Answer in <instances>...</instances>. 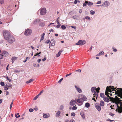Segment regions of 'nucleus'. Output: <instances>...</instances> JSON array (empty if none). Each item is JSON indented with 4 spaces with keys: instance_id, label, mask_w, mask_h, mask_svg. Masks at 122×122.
I'll list each match as a JSON object with an SVG mask.
<instances>
[{
    "instance_id": "f257e3e1",
    "label": "nucleus",
    "mask_w": 122,
    "mask_h": 122,
    "mask_svg": "<svg viewBox=\"0 0 122 122\" xmlns=\"http://www.w3.org/2000/svg\"><path fill=\"white\" fill-rule=\"evenodd\" d=\"M3 35L5 39L10 44L12 43L15 40L13 36L11 35L10 32L7 30H5L3 32Z\"/></svg>"
},
{
    "instance_id": "f03ea898",
    "label": "nucleus",
    "mask_w": 122,
    "mask_h": 122,
    "mask_svg": "<svg viewBox=\"0 0 122 122\" xmlns=\"http://www.w3.org/2000/svg\"><path fill=\"white\" fill-rule=\"evenodd\" d=\"M115 89L116 88H114L113 86H108L106 88V90L105 91V95L109 98V99L111 100H110L111 101L113 100V98L112 97H110L109 95H108V94L107 93H108V92H111L112 91H114L116 92H115V93L116 95L117 94L116 93V90H115Z\"/></svg>"
},
{
    "instance_id": "7ed1b4c3",
    "label": "nucleus",
    "mask_w": 122,
    "mask_h": 122,
    "mask_svg": "<svg viewBox=\"0 0 122 122\" xmlns=\"http://www.w3.org/2000/svg\"><path fill=\"white\" fill-rule=\"evenodd\" d=\"M77 97L78 98H80L84 102V101H86L87 99V98L84 95L82 94L78 95Z\"/></svg>"
},
{
    "instance_id": "20e7f679",
    "label": "nucleus",
    "mask_w": 122,
    "mask_h": 122,
    "mask_svg": "<svg viewBox=\"0 0 122 122\" xmlns=\"http://www.w3.org/2000/svg\"><path fill=\"white\" fill-rule=\"evenodd\" d=\"M86 43V41L83 40L82 41V40H79L78 42L76 44L77 45H82Z\"/></svg>"
},
{
    "instance_id": "39448f33",
    "label": "nucleus",
    "mask_w": 122,
    "mask_h": 122,
    "mask_svg": "<svg viewBox=\"0 0 122 122\" xmlns=\"http://www.w3.org/2000/svg\"><path fill=\"white\" fill-rule=\"evenodd\" d=\"M32 33V30L30 29L26 30L25 32V34L26 36H29Z\"/></svg>"
},
{
    "instance_id": "423d86ee",
    "label": "nucleus",
    "mask_w": 122,
    "mask_h": 122,
    "mask_svg": "<svg viewBox=\"0 0 122 122\" xmlns=\"http://www.w3.org/2000/svg\"><path fill=\"white\" fill-rule=\"evenodd\" d=\"M100 89V88H99V87H98V90H96V92H94V94H93V97H96V98L97 99V97H98V93L99 92V90Z\"/></svg>"
},
{
    "instance_id": "0eeeda50",
    "label": "nucleus",
    "mask_w": 122,
    "mask_h": 122,
    "mask_svg": "<svg viewBox=\"0 0 122 122\" xmlns=\"http://www.w3.org/2000/svg\"><path fill=\"white\" fill-rule=\"evenodd\" d=\"M40 13L42 15H45L46 13V9L45 8H43L41 9Z\"/></svg>"
},
{
    "instance_id": "6e6552de",
    "label": "nucleus",
    "mask_w": 122,
    "mask_h": 122,
    "mask_svg": "<svg viewBox=\"0 0 122 122\" xmlns=\"http://www.w3.org/2000/svg\"><path fill=\"white\" fill-rule=\"evenodd\" d=\"M76 103V101L74 100H72L70 102L69 104L70 105L73 106L75 105V104Z\"/></svg>"
},
{
    "instance_id": "1a4fd4ad",
    "label": "nucleus",
    "mask_w": 122,
    "mask_h": 122,
    "mask_svg": "<svg viewBox=\"0 0 122 122\" xmlns=\"http://www.w3.org/2000/svg\"><path fill=\"white\" fill-rule=\"evenodd\" d=\"M120 91L118 90L117 89H119L117 88L116 89L117 90L118 92V96L119 97H121L122 96V90L121 88H120Z\"/></svg>"
},
{
    "instance_id": "9d476101",
    "label": "nucleus",
    "mask_w": 122,
    "mask_h": 122,
    "mask_svg": "<svg viewBox=\"0 0 122 122\" xmlns=\"http://www.w3.org/2000/svg\"><path fill=\"white\" fill-rule=\"evenodd\" d=\"M95 106L97 110L99 111H101V107L98 104H96L95 105Z\"/></svg>"
},
{
    "instance_id": "9b49d317",
    "label": "nucleus",
    "mask_w": 122,
    "mask_h": 122,
    "mask_svg": "<svg viewBox=\"0 0 122 122\" xmlns=\"http://www.w3.org/2000/svg\"><path fill=\"white\" fill-rule=\"evenodd\" d=\"M55 45V42L54 40L52 39L51 40L49 48H50L51 46H54Z\"/></svg>"
},
{
    "instance_id": "f8f14e48",
    "label": "nucleus",
    "mask_w": 122,
    "mask_h": 122,
    "mask_svg": "<svg viewBox=\"0 0 122 122\" xmlns=\"http://www.w3.org/2000/svg\"><path fill=\"white\" fill-rule=\"evenodd\" d=\"M75 87L76 91H77L79 93H81L82 92V91L79 88L78 86H77L75 85Z\"/></svg>"
},
{
    "instance_id": "ddd939ff",
    "label": "nucleus",
    "mask_w": 122,
    "mask_h": 122,
    "mask_svg": "<svg viewBox=\"0 0 122 122\" xmlns=\"http://www.w3.org/2000/svg\"><path fill=\"white\" fill-rule=\"evenodd\" d=\"M76 102H77L79 103L80 104V105H82L83 104V101L80 98H79L77 99L76 100Z\"/></svg>"
},
{
    "instance_id": "4468645a",
    "label": "nucleus",
    "mask_w": 122,
    "mask_h": 122,
    "mask_svg": "<svg viewBox=\"0 0 122 122\" xmlns=\"http://www.w3.org/2000/svg\"><path fill=\"white\" fill-rule=\"evenodd\" d=\"M110 4V3L109 2L106 1L104 3L102 4V5L107 7Z\"/></svg>"
},
{
    "instance_id": "2eb2a0df",
    "label": "nucleus",
    "mask_w": 122,
    "mask_h": 122,
    "mask_svg": "<svg viewBox=\"0 0 122 122\" xmlns=\"http://www.w3.org/2000/svg\"><path fill=\"white\" fill-rule=\"evenodd\" d=\"M96 90H98V88H96V87H92L91 89V91L92 92H96Z\"/></svg>"
},
{
    "instance_id": "dca6fc26",
    "label": "nucleus",
    "mask_w": 122,
    "mask_h": 122,
    "mask_svg": "<svg viewBox=\"0 0 122 122\" xmlns=\"http://www.w3.org/2000/svg\"><path fill=\"white\" fill-rule=\"evenodd\" d=\"M108 97H107L105 96L104 97L103 100L104 101L108 102H109L110 100H109V99L108 98Z\"/></svg>"
},
{
    "instance_id": "f3484780",
    "label": "nucleus",
    "mask_w": 122,
    "mask_h": 122,
    "mask_svg": "<svg viewBox=\"0 0 122 122\" xmlns=\"http://www.w3.org/2000/svg\"><path fill=\"white\" fill-rule=\"evenodd\" d=\"M2 55L3 56H5L6 57L8 55L9 53L5 51H4L2 53Z\"/></svg>"
},
{
    "instance_id": "a211bd4d",
    "label": "nucleus",
    "mask_w": 122,
    "mask_h": 122,
    "mask_svg": "<svg viewBox=\"0 0 122 122\" xmlns=\"http://www.w3.org/2000/svg\"><path fill=\"white\" fill-rule=\"evenodd\" d=\"M43 117L44 118H48L50 117L49 114L47 115L46 114L43 113Z\"/></svg>"
},
{
    "instance_id": "6ab92c4d",
    "label": "nucleus",
    "mask_w": 122,
    "mask_h": 122,
    "mask_svg": "<svg viewBox=\"0 0 122 122\" xmlns=\"http://www.w3.org/2000/svg\"><path fill=\"white\" fill-rule=\"evenodd\" d=\"M80 114L82 117L84 119L85 118V115L84 113L82 112H81Z\"/></svg>"
},
{
    "instance_id": "aec40b11",
    "label": "nucleus",
    "mask_w": 122,
    "mask_h": 122,
    "mask_svg": "<svg viewBox=\"0 0 122 122\" xmlns=\"http://www.w3.org/2000/svg\"><path fill=\"white\" fill-rule=\"evenodd\" d=\"M60 113H61V112L60 111H58L57 112L56 114V116L57 117H59V116H60Z\"/></svg>"
},
{
    "instance_id": "412c9836",
    "label": "nucleus",
    "mask_w": 122,
    "mask_h": 122,
    "mask_svg": "<svg viewBox=\"0 0 122 122\" xmlns=\"http://www.w3.org/2000/svg\"><path fill=\"white\" fill-rule=\"evenodd\" d=\"M104 54V53L103 51H101L99 54H97V56H99L100 55H103Z\"/></svg>"
},
{
    "instance_id": "4be33fe9",
    "label": "nucleus",
    "mask_w": 122,
    "mask_h": 122,
    "mask_svg": "<svg viewBox=\"0 0 122 122\" xmlns=\"http://www.w3.org/2000/svg\"><path fill=\"white\" fill-rule=\"evenodd\" d=\"M61 51H60L58 52V54H56V56L57 57H59L60 55V54H61Z\"/></svg>"
},
{
    "instance_id": "5701e85b",
    "label": "nucleus",
    "mask_w": 122,
    "mask_h": 122,
    "mask_svg": "<svg viewBox=\"0 0 122 122\" xmlns=\"http://www.w3.org/2000/svg\"><path fill=\"white\" fill-rule=\"evenodd\" d=\"M33 81V79H30L29 81H26V83L27 84L30 83Z\"/></svg>"
},
{
    "instance_id": "b1692460",
    "label": "nucleus",
    "mask_w": 122,
    "mask_h": 122,
    "mask_svg": "<svg viewBox=\"0 0 122 122\" xmlns=\"http://www.w3.org/2000/svg\"><path fill=\"white\" fill-rule=\"evenodd\" d=\"M90 104L88 102L86 103L85 104V107L87 108H88L90 107Z\"/></svg>"
},
{
    "instance_id": "393cba45",
    "label": "nucleus",
    "mask_w": 122,
    "mask_h": 122,
    "mask_svg": "<svg viewBox=\"0 0 122 122\" xmlns=\"http://www.w3.org/2000/svg\"><path fill=\"white\" fill-rule=\"evenodd\" d=\"M104 102L103 101H100V105L102 107L104 106Z\"/></svg>"
},
{
    "instance_id": "a878e982",
    "label": "nucleus",
    "mask_w": 122,
    "mask_h": 122,
    "mask_svg": "<svg viewBox=\"0 0 122 122\" xmlns=\"http://www.w3.org/2000/svg\"><path fill=\"white\" fill-rule=\"evenodd\" d=\"M78 15H76L73 16V18L75 19H77L78 18Z\"/></svg>"
},
{
    "instance_id": "bb28decb",
    "label": "nucleus",
    "mask_w": 122,
    "mask_h": 122,
    "mask_svg": "<svg viewBox=\"0 0 122 122\" xmlns=\"http://www.w3.org/2000/svg\"><path fill=\"white\" fill-rule=\"evenodd\" d=\"M17 57H13L11 58V60H12L13 61H14L17 59Z\"/></svg>"
},
{
    "instance_id": "cd10ccee",
    "label": "nucleus",
    "mask_w": 122,
    "mask_h": 122,
    "mask_svg": "<svg viewBox=\"0 0 122 122\" xmlns=\"http://www.w3.org/2000/svg\"><path fill=\"white\" fill-rule=\"evenodd\" d=\"M100 96L102 98H104V97H105L104 94L102 93H101L100 95Z\"/></svg>"
},
{
    "instance_id": "c85d7f7f",
    "label": "nucleus",
    "mask_w": 122,
    "mask_h": 122,
    "mask_svg": "<svg viewBox=\"0 0 122 122\" xmlns=\"http://www.w3.org/2000/svg\"><path fill=\"white\" fill-rule=\"evenodd\" d=\"M33 66L35 67H38L39 66V65L38 64H33Z\"/></svg>"
},
{
    "instance_id": "c756f323",
    "label": "nucleus",
    "mask_w": 122,
    "mask_h": 122,
    "mask_svg": "<svg viewBox=\"0 0 122 122\" xmlns=\"http://www.w3.org/2000/svg\"><path fill=\"white\" fill-rule=\"evenodd\" d=\"M88 3V1H86L84 3L83 5V6H86V5H87V3Z\"/></svg>"
},
{
    "instance_id": "7c9ffc66",
    "label": "nucleus",
    "mask_w": 122,
    "mask_h": 122,
    "mask_svg": "<svg viewBox=\"0 0 122 122\" xmlns=\"http://www.w3.org/2000/svg\"><path fill=\"white\" fill-rule=\"evenodd\" d=\"M87 5H88L89 6H91L92 5H93V3L92 2H88Z\"/></svg>"
},
{
    "instance_id": "2f4dec72",
    "label": "nucleus",
    "mask_w": 122,
    "mask_h": 122,
    "mask_svg": "<svg viewBox=\"0 0 122 122\" xmlns=\"http://www.w3.org/2000/svg\"><path fill=\"white\" fill-rule=\"evenodd\" d=\"M90 12L91 14L92 15H94L95 13V12L92 10L90 11Z\"/></svg>"
},
{
    "instance_id": "473e14b6",
    "label": "nucleus",
    "mask_w": 122,
    "mask_h": 122,
    "mask_svg": "<svg viewBox=\"0 0 122 122\" xmlns=\"http://www.w3.org/2000/svg\"><path fill=\"white\" fill-rule=\"evenodd\" d=\"M4 0H0V4L2 5L4 4Z\"/></svg>"
},
{
    "instance_id": "72a5a7b5",
    "label": "nucleus",
    "mask_w": 122,
    "mask_h": 122,
    "mask_svg": "<svg viewBox=\"0 0 122 122\" xmlns=\"http://www.w3.org/2000/svg\"><path fill=\"white\" fill-rule=\"evenodd\" d=\"M1 85L2 86H5V84L3 81H1L0 83Z\"/></svg>"
},
{
    "instance_id": "f704fd0d",
    "label": "nucleus",
    "mask_w": 122,
    "mask_h": 122,
    "mask_svg": "<svg viewBox=\"0 0 122 122\" xmlns=\"http://www.w3.org/2000/svg\"><path fill=\"white\" fill-rule=\"evenodd\" d=\"M85 19H86L88 20H90V17L88 16H86L85 17Z\"/></svg>"
},
{
    "instance_id": "c9c22d12",
    "label": "nucleus",
    "mask_w": 122,
    "mask_h": 122,
    "mask_svg": "<svg viewBox=\"0 0 122 122\" xmlns=\"http://www.w3.org/2000/svg\"><path fill=\"white\" fill-rule=\"evenodd\" d=\"M64 108V106L62 105H61L60 106V110H62Z\"/></svg>"
},
{
    "instance_id": "e433bc0d",
    "label": "nucleus",
    "mask_w": 122,
    "mask_h": 122,
    "mask_svg": "<svg viewBox=\"0 0 122 122\" xmlns=\"http://www.w3.org/2000/svg\"><path fill=\"white\" fill-rule=\"evenodd\" d=\"M61 28L62 29H65L66 28V27L64 25H62L61 26Z\"/></svg>"
},
{
    "instance_id": "4c0bfd02",
    "label": "nucleus",
    "mask_w": 122,
    "mask_h": 122,
    "mask_svg": "<svg viewBox=\"0 0 122 122\" xmlns=\"http://www.w3.org/2000/svg\"><path fill=\"white\" fill-rule=\"evenodd\" d=\"M72 109L74 110H76L77 109V107L75 106H74L72 108Z\"/></svg>"
},
{
    "instance_id": "58836bf2",
    "label": "nucleus",
    "mask_w": 122,
    "mask_h": 122,
    "mask_svg": "<svg viewBox=\"0 0 122 122\" xmlns=\"http://www.w3.org/2000/svg\"><path fill=\"white\" fill-rule=\"evenodd\" d=\"M71 115L72 116L74 117L75 115V113L74 112H72L71 114Z\"/></svg>"
},
{
    "instance_id": "ea45409f",
    "label": "nucleus",
    "mask_w": 122,
    "mask_h": 122,
    "mask_svg": "<svg viewBox=\"0 0 122 122\" xmlns=\"http://www.w3.org/2000/svg\"><path fill=\"white\" fill-rule=\"evenodd\" d=\"M39 96L37 95L34 98L33 100H36L38 98Z\"/></svg>"
},
{
    "instance_id": "a19ab883",
    "label": "nucleus",
    "mask_w": 122,
    "mask_h": 122,
    "mask_svg": "<svg viewBox=\"0 0 122 122\" xmlns=\"http://www.w3.org/2000/svg\"><path fill=\"white\" fill-rule=\"evenodd\" d=\"M44 91L43 90H42L41 91L38 95L39 96L41 94L43 93V92Z\"/></svg>"
},
{
    "instance_id": "79ce46f5",
    "label": "nucleus",
    "mask_w": 122,
    "mask_h": 122,
    "mask_svg": "<svg viewBox=\"0 0 122 122\" xmlns=\"http://www.w3.org/2000/svg\"><path fill=\"white\" fill-rule=\"evenodd\" d=\"M50 41V40H47L45 42V43L47 44H48L49 43Z\"/></svg>"
},
{
    "instance_id": "37998d69",
    "label": "nucleus",
    "mask_w": 122,
    "mask_h": 122,
    "mask_svg": "<svg viewBox=\"0 0 122 122\" xmlns=\"http://www.w3.org/2000/svg\"><path fill=\"white\" fill-rule=\"evenodd\" d=\"M112 48L113 50V51L115 52H116L117 51V50L116 49L113 47H112Z\"/></svg>"
},
{
    "instance_id": "c03bdc74",
    "label": "nucleus",
    "mask_w": 122,
    "mask_h": 122,
    "mask_svg": "<svg viewBox=\"0 0 122 122\" xmlns=\"http://www.w3.org/2000/svg\"><path fill=\"white\" fill-rule=\"evenodd\" d=\"M63 78H62L61 79H60L59 81H58V83H61V82L63 80Z\"/></svg>"
},
{
    "instance_id": "a18cd8bd",
    "label": "nucleus",
    "mask_w": 122,
    "mask_h": 122,
    "mask_svg": "<svg viewBox=\"0 0 122 122\" xmlns=\"http://www.w3.org/2000/svg\"><path fill=\"white\" fill-rule=\"evenodd\" d=\"M4 89L5 90H7L8 88L7 86H4Z\"/></svg>"
},
{
    "instance_id": "49530a36",
    "label": "nucleus",
    "mask_w": 122,
    "mask_h": 122,
    "mask_svg": "<svg viewBox=\"0 0 122 122\" xmlns=\"http://www.w3.org/2000/svg\"><path fill=\"white\" fill-rule=\"evenodd\" d=\"M109 115L112 117L113 116L115 115L114 114L112 113H109Z\"/></svg>"
},
{
    "instance_id": "de8ad7c7",
    "label": "nucleus",
    "mask_w": 122,
    "mask_h": 122,
    "mask_svg": "<svg viewBox=\"0 0 122 122\" xmlns=\"http://www.w3.org/2000/svg\"><path fill=\"white\" fill-rule=\"evenodd\" d=\"M29 111L30 112H33V109L32 108H30L29 109Z\"/></svg>"
},
{
    "instance_id": "09e8293b",
    "label": "nucleus",
    "mask_w": 122,
    "mask_h": 122,
    "mask_svg": "<svg viewBox=\"0 0 122 122\" xmlns=\"http://www.w3.org/2000/svg\"><path fill=\"white\" fill-rule=\"evenodd\" d=\"M3 58V55L2 54H0V59H1Z\"/></svg>"
},
{
    "instance_id": "8fccbe9b",
    "label": "nucleus",
    "mask_w": 122,
    "mask_h": 122,
    "mask_svg": "<svg viewBox=\"0 0 122 122\" xmlns=\"http://www.w3.org/2000/svg\"><path fill=\"white\" fill-rule=\"evenodd\" d=\"M6 78L10 82L11 81V80L10 79H9L8 77H6Z\"/></svg>"
},
{
    "instance_id": "3c124183",
    "label": "nucleus",
    "mask_w": 122,
    "mask_h": 122,
    "mask_svg": "<svg viewBox=\"0 0 122 122\" xmlns=\"http://www.w3.org/2000/svg\"><path fill=\"white\" fill-rule=\"evenodd\" d=\"M15 117L16 118H18L20 117V115H19L18 116H17L16 114H15Z\"/></svg>"
},
{
    "instance_id": "603ef678",
    "label": "nucleus",
    "mask_w": 122,
    "mask_h": 122,
    "mask_svg": "<svg viewBox=\"0 0 122 122\" xmlns=\"http://www.w3.org/2000/svg\"><path fill=\"white\" fill-rule=\"evenodd\" d=\"M101 3V1H99L97 3V4H100Z\"/></svg>"
},
{
    "instance_id": "864d4df0",
    "label": "nucleus",
    "mask_w": 122,
    "mask_h": 122,
    "mask_svg": "<svg viewBox=\"0 0 122 122\" xmlns=\"http://www.w3.org/2000/svg\"><path fill=\"white\" fill-rule=\"evenodd\" d=\"M76 71H78L80 73L81 72V70L80 69H78L76 70Z\"/></svg>"
},
{
    "instance_id": "5fc2aeb1",
    "label": "nucleus",
    "mask_w": 122,
    "mask_h": 122,
    "mask_svg": "<svg viewBox=\"0 0 122 122\" xmlns=\"http://www.w3.org/2000/svg\"><path fill=\"white\" fill-rule=\"evenodd\" d=\"M72 28H74V29H76V26H72L71 27Z\"/></svg>"
},
{
    "instance_id": "6e6d98bb",
    "label": "nucleus",
    "mask_w": 122,
    "mask_h": 122,
    "mask_svg": "<svg viewBox=\"0 0 122 122\" xmlns=\"http://www.w3.org/2000/svg\"><path fill=\"white\" fill-rule=\"evenodd\" d=\"M59 24L57 25L56 26V27H57V28H59L60 27L61 25L60 24Z\"/></svg>"
},
{
    "instance_id": "4d7b16f0",
    "label": "nucleus",
    "mask_w": 122,
    "mask_h": 122,
    "mask_svg": "<svg viewBox=\"0 0 122 122\" xmlns=\"http://www.w3.org/2000/svg\"><path fill=\"white\" fill-rule=\"evenodd\" d=\"M44 39V37H43V36H41V40H40V42L42 40H43V39Z\"/></svg>"
},
{
    "instance_id": "13d9d810",
    "label": "nucleus",
    "mask_w": 122,
    "mask_h": 122,
    "mask_svg": "<svg viewBox=\"0 0 122 122\" xmlns=\"http://www.w3.org/2000/svg\"><path fill=\"white\" fill-rule=\"evenodd\" d=\"M71 73H70V74H66V77H67V76L71 75Z\"/></svg>"
},
{
    "instance_id": "bf43d9fd",
    "label": "nucleus",
    "mask_w": 122,
    "mask_h": 122,
    "mask_svg": "<svg viewBox=\"0 0 122 122\" xmlns=\"http://www.w3.org/2000/svg\"><path fill=\"white\" fill-rule=\"evenodd\" d=\"M107 121H110V122H113V121H114V120H110L109 119H107Z\"/></svg>"
},
{
    "instance_id": "052dcab7",
    "label": "nucleus",
    "mask_w": 122,
    "mask_h": 122,
    "mask_svg": "<svg viewBox=\"0 0 122 122\" xmlns=\"http://www.w3.org/2000/svg\"><path fill=\"white\" fill-rule=\"evenodd\" d=\"M82 10L81 9H80L79 10V12L80 13H81L82 11Z\"/></svg>"
},
{
    "instance_id": "680f3d73",
    "label": "nucleus",
    "mask_w": 122,
    "mask_h": 122,
    "mask_svg": "<svg viewBox=\"0 0 122 122\" xmlns=\"http://www.w3.org/2000/svg\"><path fill=\"white\" fill-rule=\"evenodd\" d=\"M41 61V59H39L37 60V62L38 63H39Z\"/></svg>"
},
{
    "instance_id": "e2e57ef3",
    "label": "nucleus",
    "mask_w": 122,
    "mask_h": 122,
    "mask_svg": "<svg viewBox=\"0 0 122 122\" xmlns=\"http://www.w3.org/2000/svg\"><path fill=\"white\" fill-rule=\"evenodd\" d=\"M69 122H75V121L71 119L70 120Z\"/></svg>"
},
{
    "instance_id": "0e129e2a",
    "label": "nucleus",
    "mask_w": 122,
    "mask_h": 122,
    "mask_svg": "<svg viewBox=\"0 0 122 122\" xmlns=\"http://www.w3.org/2000/svg\"><path fill=\"white\" fill-rule=\"evenodd\" d=\"M34 109V110L36 111H37L38 110V108L37 107H35Z\"/></svg>"
},
{
    "instance_id": "69168bd1",
    "label": "nucleus",
    "mask_w": 122,
    "mask_h": 122,
    "mask_svg": "<svg viewBox=\"0 0 122 122\" xmlns=\"http://www.w3.org/2000/svg\"><path fill=\"white\" fill-rule=\"evenodd\" d=\"M49 31L50 32H53V29H51L49 30Z\"/></svg>"
},
{
    "instance_id": "338daca9",
    "label": "nucleus",
    "mask_w": 122,
    "mask_h": 122,
    "mask_svg": "<svg viewBox=\"0 0 122 122\" xmlns=\"http://www.w3.org/2000/svg\"><path fill=\"white\" fill-rule=\"evenodd\" d=\"M92 46H91L90 47V48L89 49L91 51H92Z\"/></svg>"
},
{
    "instance_id": "774afa93",
    "label": "nucleus",
    "mask_w": 122,
    "mask_h": 122,
    "mask_svg": "<svg viewBox=\"0 0 122 122\" xmlns=\"http://www.w3.org/2000/svg\"><path fill=\"white\" fill-rule=\"evenodd\" d=\"M6 95H8L9 94V92L8 91H6Z\"/></svg>"
}]
</instances>
